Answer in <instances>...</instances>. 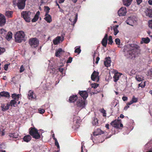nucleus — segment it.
<instances>
[{"label": "nucleus", "mask_w": 152, "mask_h": 152, "mask_svg": "<svg viewBox=\"0 0 152 152\" xmlns=\"http://www.w3.org/2000/svg\"><path fill=\"white\" fill-rule=\"evenodd\" d=\"M140 47L138 45L131 44L124 48L125 55L127 58H132L135 57V54L139 50Z\"/></svg>", "instance_id": "1"}, {"label": "nucleus", "mask_w": 152, "mask_h": 152, "mask_svg": "<svg viewBox=\"0 0 152 152\" xmlns=\"http://www.w3.org/2000/svg\"><path fill=\"white\" fill-rule=\"evenodd\" d=\"M25 34L22 31H19L16 33L15 35V41L18 43H20L24 40Z\"/></svg>", "instance_id": "2"}, {"label": "nucleus", "mask_w": 152, "mask_h": 152, "mask_svg": "<svg viewBox=\"0 0 152 152\" xmlns=\"http://www.w3.org/2000/svg\"><path fill=\"white\" fill-rule=\"evenodd\" d=\"M30 135L32 136L33 138L36 139L40 138V135L38 132V130L35 127H31L29 129Z\"/></svg>", "instance_id": "3"}, {"label": "nucleus", "mask_w": 152, "mask_h": 152, "mask_svg": "<svg viewBox=\"0 0 152 152\" xmlns=\"http://www.w3.org/2000/svg\"><path fill=\"white\" fill-rule=\"evenodd\" d=\"M31 12L29 11H23L21 13V16L24 19L26 22H29L31 20Z\"/></svg>", "instance_id": "4"}, {"label": "nucleus", "mask_w": 152, "mask_h": 152, "mask_svg": "<svg viewBox=\"0 0 152 152\" xmlns=\"http://www.w3.org/2000/svg\"><path fill=\"white\" fill-rule=\"evenodd\" d=\"M29 44L32 48H35L39 44V41L36 38H32L29 40Z\"/></svg>", "instance_id": "5"}, {"label": "nucleus", "mask_w": 152, "mask_h": 152, "mask_svg": "<svg viewBox=\"0 0 152 152\" xmlns=\"http://www.w3.org/2000/svg\"><path fill=\"white\" fill-rule=\"evenodd\" d=\"M26 0H18L17 5L19 9L23 10L25 8Z\"/></svg>", "instance_id": "6"}, {"label": "nucleus", "mask_w": 152, "mask_h": 152, "mask_svg": "<svg viewBox=\"0 0 152 152\" xmlns=\"http://www.w3.org/2000/svg\"><path fill=\"white\" fill-rule=\"evenodd\" d=\"M79 99L77 101L76 105L77 106L79 107L81 109L85 107L86 105V100Z\"/></svg>", "instance_id": "7"}, {"label": "nucleus", "mask_w": 152, "mask_h": 152, "mask_svg": "<svg viewBox=\"0 0 152 152\" xmlns=\"http://www.w3.org/2000/svg\"><path fill=\"white\" fill-rule=\"evenodd\" d=\"M127 12L126 9L125 7H121L118 11V15L120 16H125Z\"/></svg>", "instance_id": "8"}, {"label": "nucleus", "mask_w": 152, "mask_h": 152, "mask_svg": "<svg viewBox=\"0 0 152 152\" xmlns=\"http://www.w3.org/2000/svg\"><path fill=\"white\" fill-rule=\"evenodd\" d=\"M121 121V119H115L112 121L110 123V125L115 128H119V124L120 122Z\"/></svg>", "instance_id": "9"}, {"label": "nucleus", "mask_w": 152, "mask_h": 152, "mask_svg": "<svg viewBox=\"0 0 152 152\" xmlns=\"http://www.w3.org/2000/svg\"><path fill=\"white\" fill-rule=\"evenodd\" d=\"M80 96L83 98V99L86 100L88 96L87 92L86 91H79L78 92Z\"/></svg>", "instance_id": "10"}, {"label": "nucleus", "mask_w": 152, "mask_h": 152, "mask_svg": "<svg viewBox=\"0 0 152 152\" xmlns=\"http://www.w3.org/2000/svg\"><path fill=\"white\" fill-rule=\"evenodd\" d=\"M6 22V19L4 16L0 13V26H2L4 25Z\"/></svg>", "instance_id": "11"}, {"label": "nucleus", "mask_w": 152, "mask_h": 152, "mask_svg": "<svg viewBox=\"0 0 152 152\" xmlns=\"http://www.w3.org/2000/svg\"><path fill=\"white\" fill-rule=\"evenodd\" d=\"M108 34H105L104 38L102 39L101 43L102 45L104 47H106L107 43Z\"/></svg>", "instance_id": "12"}, {"label": "nucleus", "mask_w": 152, "mask_h": 152, "mask_svg": "<svg viewBox=\"0 0 152 152\" xmlns=\"http://www.w3.org/2000/svg\"><path fill=\"white\" fill-rule=\"evenodd\" d=\"M10 96V93L8 92L3 91L0 92V98L2 97L9 98Z\"/></svg>", "instance_id": "13"}, {"label": "nucleus", "mask_w": 152, "mask_h": 152, "mask_svg": "<svg viewBox=\"0 0 152 152\" xmlns=\"http://www.w3.org/2000/svg\"><path fill=\"white\" fill-rule=\"evenodd\" d=\"M122 75V74L120 73H115L113 77L114 81L115 82H117Z\"/></svg>", "instance_id": "14"}, {"label": "nucleus", "mask_w": 152, "mask_h": 152, "mask_svg": "<svg viewBox=\"0 0 152 152\" xmlns=\"http://www.w3.org/2000/svg\"><path fill=\"white\" fill-rule=\"evenodd\" d=\"M77 99L78 96L77 95H73L70 96L69 102L70 103H74L77 100Z\"/></svg>", "instance_id": "15"}, {"label": "nucleus", "mask_w": 152, "mask_h": 152, "mask_svg": "<svg viewBox=\"0 0 152 152\" xmlns=\"http://www.w3.org/2000/svg\"><path fill=\"white\" fill-rule=\"evenodd\" d=\"M134 21V20H133V18L129 17L128 18L126 22L127 24L133 26Z\"/></svg>", "instance_id": "16"}, {"label": "nucleus", "mask_w": 152, "mask_h": 152, "mask_svg": "<svg viewBox=\"0 0 152 152\" xmlns=\"http://www.w3.org/2000/svg\"><path fill=\"white\" fill-rule=\"evenodd\" d=\"M104 132L99 129H97L96 130L94 131L93 133V135L94 136H96L99 135L103 134Z\"/></svg>", "instance_id": "17"}, {"label": "nucleus", "mask_w": 152, "mask_h": 152, "mask_svg": "<svg viewBox=\"0 0 152 152\" xmlns=\"http://www.w3.org/2000/svg\"><path fill=\"white\" fill-rule=\"evenodd\" d=\"M98 75L99 73L98 72L94 71L91 75V78L92 80L95 81L97 78Z\"/></svg>", "instance_id": "18"}, {"label": "nucleus", "mask_w": 152, "mask_h": 152, "mask_svg": "<svg viewBox=\"0 0 152 152\" xmlns=\"http://www.w3.org/2000/svg\"><path fill=\"white\" fill-rule=\"evenodd\" d=\"M9 105L8 103H7L6 105L4 104H1V108H2V111H5L8 110L9 108Z\"/></svg>", "instance_id": "19"}, {"label": "nucleus", "mask_w": 152, "mask_h": 152, "mask_svg": "<svg viewBox=\"0 0 152 152\" xmlns=\"http://www.w3.org/2000/svg\"><path fill=\"white\" fill-rule=\"evenodd\" d=\"M45 17L44 18V19L48 22L50 23L52 20V18L51 16L49 14H45Z\"/></svg>", "instance_id": "20"}, {"label": "nucleus", "mask_w": 152, "mask_h": 152, "mask_svg": "<svg viewBox=\"0 0 152 152\" xmlns=\"http://www.w3.org/2000/svg\"><path fill=\"white\" fill-rule=\"evenodd\" d=\"M12 34L11 31H9L6 34V36H5L6 39L8 41H9L12 38Z\"/></svg>", "instance_id": "21"}, {"label": "nucleus", "mask_w": 152, "mask_h": 152, "mask_svg": "<svg viewBox=\"0 0 152 152\" xmlns=\"http://www.w3.org/2000/svg\"><path fill=\"white\" fill-rule=\"evenodd\" d=\"M39 15L40 12L39 11H38L35 15L34 18L31 21L32 22H35L37 21L39 18Z\"/></svg>", "instance_id": "22"}, {"label": "nucleus", "mask_w": 152, "mask_h": 152, "mask_svg": "<svg viewBox=\"0 0 152 152\" xmlns=\"http://www.w3.org/2000/svg\"><path fill=\"white\" fill-rule=\"evenodd\" d=\"M8 135L10 137L15 139L18 138L19 136L18 134L15 133H8Z\"/></svg>", "instance_id": "23"}, {"label": "nucleus", "mask_w": 152, "mask_h": 152, "mask_svg": "<svg viewBox=\"0 0 152 152\" xmlns=\"http://www.w3.org/2000/svg\"><path fill=\"white\" fill-rule=\"evenodd\" d=\"M150 41L149 38L147 37L146 38H142L141 39V41L140 42V44H142L143 43L146 44L148 43Z\"/></svg>", "instance_id": "24"}, {"label": "nucleus", "mask_w": 152, "mask_h": 152, "mask_svg": "<svg viewBox=\"0 0 152 152\" xmlns=\"http://www.w3.org/2000/svg\"><path fill=\"white\" fill-rule=\"evenodd\" d=\"M62 52L64 51L61 48H59L58 50H56L55 53V56L57 57H60V54H61Z\"/></svg>", "instance_id": "25"}, {"label": "nucleus", "mask_w": 152, "mask_h": 152, "mask_svg": "<svg viewBox=\"0 0 152 152\" xmlns=\"http://www.w3.org/2000/svg\"><path fill=\"white\" fill-rule=\"evenodd\" d=\"M132 0H123V4L126 6H129L132 3Z\"/></svg>", "instance_id": "26"}, {"label": "nucleus", "mask_w": 152, "mask_h": 152, "mask_svg": "<svg viewBox=\"0 0 152 152\" xmlns=\"http://www.w3.org/2000/svg\"><path fill=\"white\" fill-rule=\"evenodd\" d=\"M31 135L28 134L24 136L23 138V140L26 142H28L31 140Z\"/></svg>", "instance_id": "27"}, {"label": "nucleus", "mask_w": 152, "mask_h": 152, "mask_svg": "<svg viewBox=\"0 0 152 152\" xmlns=\"http://www.w3.org/2000/svg\"><path fill=\"white\" fill-rule=\"evenodd\" d=\"M77 16H78V14L77 13H76L75 14V17L74 19L73 20V19L72 18H70L69 20L71 21V22L72 23V24L73 25H74L75 23H76V22L77 19Z\"/></svg>", "instance_id": "28"}, {"label": "nucleus", "mask_w": 152, "mask_h": 152, "mask_svg": "<svg viewBox=\"0 0 152 152\" xmlns=\"http://www.w3.org/2000/svg\"><path fill=\"white\" fill-rule=\"evenodd\" d=\"M61 39V37L58 36L56 37V38L54 39L53 41V42L54 45H58L59 42Z\"/></svg>", "instance_id": "29"}, {"label": "nucleus", "mask_w": 152, "mask_h": 152, "mask_svg": "<svg viewBox=\"0 0 152 152\" xmlns=\"http://www.w3.org/2000/svg\"><path fill=\"white\" fill-rule=\"evenodd\" d=\"M20 95L19 94H12V97L13 100H15V101H17L18 100L19 98Z\"/></svg>", "instance_id": "30"}, {"label": "nucleus", "mask_w": 152, "mask_h": 152, "mask_svg": "<svg viewBox=\"0 0 152 152\" xmlns=\"http://www.w3.org/2000/svg\"><path fill=\"white\" fill-rule=\"evenodd\" d=\"M7 33V31L1 28L0 30V34L1 35V36L4 37L6 36V34Z\"/></svg>", "instance_id": "31"}, {"label": "nucleus", "mask_w": 152, "mask_h": 152, "mask_svg": "<svg viewBox=\"0 0 152 152\" xmlns=\"http://www.w3.org/2000/svg\"><path fill=\"white\" fill-rule=\"evenodd\" d=\"M13 12L12 11H6L5 13V15L9 18H11L12 17Z\"/></svg>", "instance_id": "32"}, {"label": "nucleus", "mask_w": 152, "mask_h": 152, "mask_svg": "<svg viewBox=\"0 0 152 152\" xmlns=\"http://www.w3.org/2000/svg\"><path fill=\"white\" fill-rule=\"evenodd\" d=\"M93 124L94 126H97L99 125L98 120L97 118L94 117L93 119Z\"/></svg>", "instance_id": "33"}, {"label": "nucleus", "mask_w": 152, "mask_h": 152, "mask_svg": "<svg viewBox=\"0 0 152 152\" xmlns=\"http://www.w3.org/2000/svg\"><path fill=\"white\" fill-rule=\"evenodd\" d=\"M17 103V102L15 100H12L10 102V103H8V104H9V106H11V107H12L13 106L14 107H15V105Z\"/></svg>", "instance_id": "34"}, {"label": "nucleus", "mask_w": 152, "mask_h": 152, "mask_svg": "<svg viewBox=\"0 0 152 152\" xmlns=\"http://www.w3.org/2000/svg\"><path fill=\"white\" fill-rule=\"evenodd\" d=\"M118 25H115L114 26L113 30H114V34L115 35H116L119 32L118 30Z\"/></svg>", "instance_id": "35"}, {"label": "nucleus", "mask_w": 152, "mask_h": 152, "mask_svg": "<svg viewBox=\"0 0 152 152\" xmlns=\"http://www.w3.org/2000/svg\"><path fill=\"white\" fill-rule=\"evenodd\" d=\"M110 60H106L104 62V65L106 67H108L110 66Z\"/></svg>", "instance_id": "36"}, {"label": "nucleus", "mask_w": 152, "mask_h": 152, "mask_svg": "<svg viewBox=\"0 0 152 152\" xmlns=\"http://www.w3.org/2000/svg\"><path fill=\"white\" fill-rule=\"evenodd\" d=\"M147 15L149 17H152V9H148Z\"/></svg>", "instance_id": "37"}, {"label": "nucleus", "mask_w": 152, "mask_h": 152, "mask_svg": "<svg viewBox=\"0 0 152 152\" xmlns=\"http://www.w3.org/2000/svg\"><path fill=\"white\" fill-rule=\"evenodd\" d=\"M33 92L31 91H30L28 94V96L29 99H32L33 98Z\"/></svg>", "instance_id": "38"}, {"label": "nucleus", "mask_w": 152, "mask_h": 152, "mask_svg": "<svg viewBox=\"0 0 152 152\" xmlns=\"http://www.w3.org/2000/svg\"><path fill=\"white\" fill-rule=\"evenodd\" d=\"M108 40V44L111 45L113 42V41L112 40V37L111 36H110L109 37Z\"/></svg>", "instance_id": "39"}, {"label": "nucleus", "mask_w": 152, "mask_h": 152, "mask_svg": "<svg viewBox=\"0 0 152 152\" xmlns=\"http://www.w3.org/2000/svg\"><path fill=\"white\" fill-rule=\"evenodd\" d=\"M45 110L43 109L40 108L38 109V112L40 114H43L45 113Z\"/></svg>", "instance_id": "40"}, {"label": "nucleus", "mask_w": 152, "mask_h": 152, "mask_svg": "<svg viewBox=\"0 0 152 152\" xmlns=\"http://www.w3.org/2000/svg\"><path fill=\"white\" fill-rule=\"evenodd\" d=\"M81 51V50L80 49V47H78L75 49V53H77L78 54H79Z\"/></svg>", "instance_id": "41"}, {"label": "nucleus", "mask_w": 152, "mask_h": 152, "mask_svg": "<svg viewBox=\"0 0 152 152\" xmlns=\"http://www.w3.org/2000/svg\"><path fill=\"white\" fill-rule=\"evenodd\" d=\"M100 112L103 114V116L104 117H105L106 116V111L104 109V108H102L100 110Z\"/></svg>", "instance_id": "42"}, {"label": "nucleus", "mask_w": 152, "mask_h": 152, "mask_svg": "<svg viewBox=\"0 0 152 152\" xmlns=\"http://www.w3.org/2000/svg\"><path fill=\"white\" fill-rule=\"evenodd\" d=\"M133 103H136L137 102L138 99L137 98H135L134 96H133L132 99Z\"/></svg>", "instance_id": "43"}, {"label": "nucleus", "mask_w": 152, "mask_h": 152, "mask_svg": "<svg viewBox=\"0 0 152 152\" xmlns=\"http://www.w3.org/2000/svg\"><path fill=\"white\" fill-rule=\"evenodd\" d=\"M99 86V84L97 83H94L92 84L91 86L92 88H93L94 89H95L97 88Z\"/></svg>", "instance_id": "44"}, {"label": "nucleus", "mask_w": 152, "mask_h": 152, "mask_svg": "<svg viewBox=\"0 0 152 152\" xmlns=\"http://www.w3.org/2000/svg\"><path fill=\"white\" fill-rule=\"evenodd\" d=\"M147 75L148 76H152V69H149L148 71Z\"/></svg>", "instance_id": "45"}, {"label": "nucleus", "mask_w": 152, "mask_h": 152, "mask_svg": "<svg viewBox=\"0 0 152 152\" xmlns=\"http://www.w3.org/2000/svg\"><path fill=\"white\" fill-rule=\"evenodd\" d=\"M152 144L150 142H148L145 145V148H149L151 145Z\"/></svg>", "instance_id": "46"}, {"label": "nucleus", "mask_w": 152, "mask_h": 152, "mask_svg": "<svg viewBox=\"0 0 152 152\" xmlns=\"http://www.w3.org/2000/svg\"><path fill=\"white\" fill-rule=\"evenodd\" d=\"M45 10H46V13L45 14H46V15H47V14H48V13L49 12V10H50V8H49V7H48V6H45Z\"/></svg>", "instance_id": "47"}, {"label": "nucleus", "mask_w": 152, "mask_h": 152, "mask_svg": "<svg viewBox=\"0 0 152 152\" xmlns=\"http://www.w3.org/2000/svg\"><path fill=\"white\" fill-rule=\"evenodd\" d=\"M115 42L116 44L119 45L121 42L119 38H116L115 39Z\"/></svg>", "instance_id": "48"}, {"label": "nucleus", "mask_w": 152, "mask_h": 152, "mask_svg": "<svg viewBox=\"0 0 152 152\" xmlns=\"http://www.w3.org/2000/svg\"><path fill=\"white\" fill-rule=\"evenodd\" d=\"M5 51V48L0 47V55L3 53Z\"/></svg>", "instance_id": "49"}, {"label": "nucleus", "mask_w": 152, "mask_h": 152, "mask_svg": "<svg viewBox=\"0 0 152 152\" xmlns=\"http://www.w3.org/2000/svg\"><path fill=\"white\" fill-rule=\"evenodd\" d=\"M148 24L149 27L150 28H152V20H149L148 21Z\"/></svg>", "instance_id": "50"}, {"label": "nucleus", "mask_w": 152, "mask_h": 152, "mask_svg": "<svg viewBox=\"0 0 152 152\" xmlns=\"http://www.w3.org/2000/svg\"><path fill=\"white\" fill-rule=\"evenodd\" d=\"M72 57H69V58H68V60H67V61H66V63H71L72 62Z\"/></svg>", "instance_id": "51"}, {"label": "nucleus", "mask_w": 152, "mask_h": 152, "mask_svg": "<svg viewBox=\"0 0 152 152\" xmlns=\"http://www.w3.org/2000/svg\"><path fill=\"white\" fill-rule=\"evenodd\" d=\"M56 4L57 6H58V8L59 9V11L60 12H64V10H62L60 7L59 4H58V3L56 2Z\"/></svg>", "instance_id": "52"}, {"label": "nucleus", "mask_w": 152, "mask_h": 152, "mask_svg": "<svg viewBox=\"0 0 152 152\" xmlns=\"http://www.w3.org/2000/svg\"><path fill=\"white\" fill-rule=\"evenodd\" d=\"M78 118V117H77V116H75L74 118H73V120L74 122H75V123H76L77 124L78 121H77V120H78V119H77V118Z\"/></svg>", "instance_id": "53"}, {"label": "nucleus", "mask_w": 152, "mask_h": 152, "mask_svg": "<svg viewBox=\"0 0 152 152\" xmlns=\"http://www.w3.org/2000/svg\"><path fill=\"white\" fill-rule=\"evenodd\" d=\"M24 70V68L23 65H22L20 68V72H22Z\"/></svg>", "instance_id": "54"}, {"label": "nucleus", "mask_w": 152, "mask_h": 152, "mask_svg": "<svg viewBox=\"0 0 152 152\" xmlns=\"http://www.w3.org/2000/svg\"><path fill=\"white\" fill-rule=\"evenodd\" d=\"M136 79L138 81H141L142 80V79L139 76H136Z\"/></svg>", "instance_id": "55"}, {"label": "nucleus", "mask_w": 152, "mask_h": 152, "mask_svg": "<svg viewBox=\"0 0 152 152\" xmlns=\"http://www.w3.org/2000/svg\"><path fill=\"white\" fill-rule=\"evenodd\" d=\"M9 64H5L4 66V70L6 71L7 70Z\"/></svg>", "instance_id": "56"}, {"label": "nucleus", "mask_w": 152, "mask_h": 152, "mask_svg": "<svg viewBox=\"0 0 152 152\" xmlns=\"http://www.w3.org/2000/svg\"><path fill=\"white\" fill-rule=\"evenodd\" d=\"M145 86V83H144V84H142V83H140L138 85L139 87H141L142 88H143Z\"/></svg>", "instance_id": "57"}, {"label": "nucleus", "mask_w": 152, "mask_h": 152, "mask_svg": "<svg viewBox=\"0 0 152 152\" xmlns=\"http://www.w3.org/2000/svg\"><path fill=\"white\" fill-rule=\"evenodd\" d=\"M58 70L59 72L62 73L64 69L62 68H59L58 69Z\"/></svg>", "instance_id": "58"}, {"label": "nucleus", "mask_w": 152, "mask_h": 152, "mask_svg": "<svg viewBox=\"0 0 152 152\" xmlns=\"http://www.w3.org/2000/svg\"><path fill=\"white\" fill-rule=\"evenodd\" d=\"M122 99L124 101H126L127 100L128 98H127V97L126 96H124L122 97Z\"/></svg>", "instance_id": "59"}, {"label": "nucleus", "mask_w": 152, "mask_h": 152, "mask_svg": "<svg viewBox=\"0 0 152 152\" xmlns=\"http://www.w3.org/2000/svg\"><path fill=\"white\" fill-rule=\"evenodd\" d=\"M82 145L81 147V152H83V148L84 146V144L83 142L81 143Z\"/></svg>", "instance_id": "60"}, {"label": "nucleus", "mask_w": 152, "mask_h": 152, "mask_svg": "<svg viewBox=\"0 0 152 152\" xmlns=\"http://www.w3.org/2000/svg\"><path fill=\"white\" fill-rule=\"evenodd\" d=\"M99 59H100V58L99 57H97L96 58V60L95 62L96 64H97L98 63V61H99Z\"/></svg>", "instance_id": "61"}, {"label": "nucleus", "mask_w": 152, "mask_h": 152, "mask_svg": "<svg viewBox=\"0 0 152 152\" xmlns=\"http://www.w3.org/2000/svg\"><path fill=\"white\" fill-rule=\"evenodd\" d=\"M137 4H140L142 1V0H136Z\"/></svg>", "instance_id": "62"}, {"label": "nucleus", "mask_w": 152, "mask_h": 152, "mask_svg": "<svg viewBox=\"0 0 152 152\" xmlns=\"http://www.w3.org/2000/svg\"><path fill=\"white\" fill-rule=\"evenodd\" d=\"M133 102L132 101V100H131V101H130L129 102H128L127 103V105H130L131 104H133Z\"/></svg>", "instance_id": "63"}, {"label": "nucleus", "mask_w": 152, "mask_h": 152, "mask_svg": "<svg viewBox=\"0 0 152 152\" xmlns=\"http://www.w3.org/2000/svg\"><path fill=\"white\" fill-rule=\"evenodd\" d=\"M55 145H59L58 143L57 139L55 140Z\"/></svg>", "instance_id": "64"}]
</instances>
